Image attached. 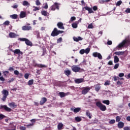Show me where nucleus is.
<instances>
[{"mask_svg": "<svg viewBox=\"0 0 130 130\" xmlns=\"http://www.w3.org/2000/svg\"><path fill=\"white\" fill-rule=\"evenodd\" d=\"M3 74L4 76H7V74H9V71H5L3 72Z\"/></svg>", "mask_w": 130, "mask_h": 130, "instance_id": "0e129e2a", "label": "nucleus"}, {"mask_svg": "<svg viewBox=\"0 0 130 130\" xmlns=\"http://www.w3.org/2000/svg\"><path fill=\"white\" fill-rule=\"evenodd\" d=\"M123 129L124 130H130V128L127 126H125V127H124Z\"/></svg>", "mask_w": 130, "mask_h": 130, "instance_id": "338daca9", "label": "nucleus"}, {"mask_svg": "<svg viewBox=\"0 0 130 130\" xmlns=\"http://www.w3.org/2000/svg\"><path fill=\"white\" fill-rule=\"evenodd\" d=\"M95 105L96 106H97V107H98L100 110H101L102 111H105L107 109L106 106H105V105H103L102 103H101V102H97L95 103Z\"/></svg>", "mask_w": 130, "mask_h": 130, "instance_id": "7ed1b4c3", "label": "nucleus"}, {"mask_svg": "<svg viewBox=\"0 0 130 130\" xmlns=\"http://www.w3.org/2000/svg\"><path fill=\"white\" fill-rule=\"evenodd\" d=\"M36 5L37 6H41V3H40V1L39 0H36Z\"/></svg>", "mask_w": 130, "mask_h": 130, "instance_id": "37998d69", "label": "nucleus"}, {"mask_svg": "<svg viewBox=\"0 0 130 130\" xmlns=\"http://www.w3.org/2000/svg\"><path fill=\"white\" fill-rule=\"evenodd\" d=\"M118 67H119V63L115 64V66L114 67V70H116L117 69H118Z\"/></svg>", "mask_w": 130, "mask_h": 130, "instance_id": "5fc2aeb1", "label": "nucleus"}, {"mask_svg": "<svg viewBox=\"0 0 130 130\" xmlns=\"http://www.w3.org/2000/svg\"><path fill=\"white\" fill-rule=\"evenodd\" d=\"M34 83V80L31 79L28 81L27 84H28V86H32V85H33Z\"/></svg>", "mask_w": 130, "mask_h": 130, "instance_id": "c85d7f7f", "label": "nucleus"}, {"mask_svg": "<svg viewBox=\"0 0 130 130\" xmlns=\"http://www.w3.org/2000/svg\"><path fill=\"white\" fill-rule=\"evenodd\" d=\"M79 53H80V54H84V53H85V49L80 50Z\"/></svg>", "mask_w": 130, "mask_h": 130, "instance_id": "bf43d9fd", "label": "nucleus"}, {"mask_svg": "<svg viewBox=\"0 0 130 130\" xmlns=\"http://www.w3.org/2000/svg\"><path fill=\"white\" fill-rule=\"evenodd\" d=\"M29 76H30V75L28 73H26L24 74V78L25 79H29Z\"/></svg>", "mask_w": 130, "mask_h": 130, "instance_id": "de8ad7c7", "label": "nucleus"}, {"mask_svg": "<svg viewBox=\"0 0 130 130\" xmlns=\"http://www.w3.org/2000/svg\"><path fill=\"white\" fill-rule=\"evenodd\" d=\"M85 79L84 78L77 79L75 80L76 84H80V83H83Z\"/></svg>", "mask_w": 130, "mask_h": 130, "instance_id": "dca6fc26", "label": "nucleus"}, {"mask_svg": "<svg viewBox=\"0 0 130 130\" xmlns=\"http://www.w3.org/2000/svg\"><path fill=\"white\" fill-rule=\"evenodd\" d=\"M25 44H26V45H27L28 46H33V44L31 43V41H30V40H29L28 39H26V41H25Z\"/></svg>", "mask_w": 130, "mask_h": 130, "instance_id": "4be33fe9", "label": "nucleus"}, {"mask_svg": "<svg viewBox=\"0 0 130 130\" xmlns=\"http://www.w3.org/2000/svg\"><path fill=\"white\" fill-rule=\"evenodd\" d=\"M103 103H104V104H106L107 105H109V104H110V102L109 100H104L103 101Z\"/></svg>", "mask_w": 130, "mask_h": 130, "instance_id": "72a5a7b5", "label": "nucleus"}, {"mask_svg": "<svg viewBox=\"0 0 130 130\" xmlns=\"http://www.w3.org/2000/svg\"><path fill=\"white\" fill-rule=\"evenodd\" d=\"M46 101H47V99L46 98H42L40 101V105H43Z\"/></svg>", "mask_w": 130, "mask_h": 130, "instance_id": "2eb2a0df", "label": "nucleus"}, {"mask_svg": "<svg viewBox=\"0 0 130 130\" xmlns=\"http://www.w3.org/2000/svg\"><path fill=\"white\" fill-rule=\"evenodd\" d=\"M64 73L66 76H70V75H71V71L70 70H66Z\"/></svg>", "mask_w": 130, "mask_h": 130, "instance_id": "c9c22d12", "label": "nucleus"}, {"mask_svg": "<svg viewBox=\"0 0 130 130\" xmlns=\"http://www.w3.org/2000/svg\"><path fill=\"white\" fill-rule=\"evenodd\" d=\"M10 17L12 18V19H16L18 18V15L13 14L12 15H10Z\"/></svg>", "mask_w": 130, "mask_h": 130, "instance_id": "473e14b6", "label": "nucleus"}, {"mask_svg": "<svg viewBox=\"0 0 130 130\" xmlns=\"http://www.w3.org/2000/svg\"><path fill=\"white\" fill-rule=\"evenodd\" d=\"M125 13H130V8H127L125 11Z\"/></svg>", "mask_w": 130, "mask_h": 130, "instance_id": "774afa93", "label": "nucleus"}, {"mask_svg": "<svg viewBox=\"0 0 130 130\" xmlns=\"http://www.w3.org/2000/svg\"><path fill=\"white\" fill-rule=\"evenodd\" d=\"M10 51L12 52H14L15 54H18L17 59H20L22 58V55H23V52L20 50L19 49H16L15 50H12V49H10Z\"/></svg>", "mask_w": 130, "mask_h": 130, "instance_id": "f03ea898", "label": "nucleus"}, {"mask_svg": "<svg viewBox=\"0 0 130 130\" xmlns=\"http://www.w3.org/2000/svg\"><path fill=\"white\" fill-rule=\"evenodd\" d=\"M0 109H4V110L6 111L7 112H11L12 111V109L8 107L7 105H1L0 106Z\"/></svg>", "mask_w": 130, "mask_h": 130, "instance_id": "6e6552de", "label": "nucleus"}, {"mask_svg": "<svg viewBox=\"0 0 130 130\" xmlns=\"http://www.w3.org/2000/svg\"><path fill=\"white\" fill-rule=\"evenodd\" d=\"M84 9H85L86 11H88L89 14H94V11H93V10H92V8L86 6L84 7Z\"/></svg>", "mask_w": 130, "mask_h": 130, "instance_id": "4468645a", "label": "nucleus"}, {"mask_svg": "<svg viewBox=\"0 0 130 130\" xmlns=\"http://www.w3.org/2000/svg\"><path fill=\"white\" fill-rule=\"evenodd\" d=\"M72 71H73L74 73H81V72H83L84 70L83 69L76 66L74 65L71 67Z\"/></svg>", "mask_w": 130, "mask_h": 130, "instance_id": "20e7f679", "label": "nucleus"}, {"mask_svg": "<svg viewBox=\"0 0 130 130\" xmlns=\"http://www.w3.org/2000/svg\"><path fill=\"white\" fill-rule=\"evenodd\" d=\"M90 48H86L85 50V53L86 54H88V53H89V52H90Z\"/></svg>", "mask_w": 130, "mask_h": 130, "instance_id": "a18cd8bd", "label": "nucleus"}, {"mask_svg": "<svg viewBox=\"0 0 130 130\" xmlns=\"http://www.w3.org/2000/svg\"><path fill=\"white\" fill-rule=\"evenodd\" d=\"M110 81H107L104 83L105 86H107V85H110Z\"/></svg>", "mask_w": 130, "mask_h": 130, "instance_id": "4d7b16f0", "label": "nucleus"}, {"mask_svg": "<svg viewBox=\"0 0 130 130\" xmlns=\"http://www.w3.org/2000/svg\"><path fill=\"white\" fill-rule=\"evenodd\" d=\"M119 61V58L117 57V56H114V62L115 63H117V62H118Z\"/></svg>", "mask_w": 130, "mask_h": 130, "instance_id": "a878e982", "label": "nucleus"}, {"mask_svg": "<svg viewBox=\"0 0 130 130\" xmlns=\"http://www.w3.org/2000/svg\"><path fill=\"white\" fill-rule=\"evenodd\" d=\"M121 4H122V2L121 1H118L116 4V6H120V5H121Z\"/></svg>", "mask_w": 130, "mask_h": 130, "instance_id": "13d9d810", "label": "nucleus"}, {"mask_svg": "<svg viewBox=\"0 0 130 130\" xmlns=\"http://www.w3.org/2000/svg\"><path fill=\"white\" fill-rule=\"evenodd\" d=\"M26 16H27L26 12H25L24 11H21L20 12V18H25V17H26Z\"/></svg>", "mask_w": 130, "mask_h": 130, "instance_id": "412c9836", "label": "nucleus"}, {"mask_svg": "<svg viewBox=\"0 0 130 130\" xmlns=\"http://www.w3.org/2000/svg\"><path fill=\"white\" fill-rule=\"evenodd\" d=\"M20 130H26V127L21 126L20 127Z\"/></svg>", "mask_w": 130, "mask_h": 130, "instance_id": "69168bd1", "label": "nucleus"}, {"mask_svg": "<svg viewBox=\"0 0 130 130\" xmlns=\"http://www.w3.org/2000/svg\"><path fill=\"white\" fill-rule=\"evenodd\" d=\"M71 92H68L66 93H64V92H60L58 93L59 96L60 97V98H63V97H66V96H68V95H70Z\"/></svg>", "mask_w": 130, "mask_h": 130, "instance_id": "1a4fd4ad", "label": "nucleus"}, {"mask_svg": "<svg viewBox=\"0 0 130 130\" xmlns=\"http://www.w3.org/2000/svg\"><path fill=\"white\" fill-rule=\"evenodd\" d=\"M8 70L9 72H14V71H15V69L13 67H9Z\"/></svg>", "mask_w": 130, "mask_h": 130, "instance_id": "6e6d98bb", "label": "nucleus"}, {"mask_svg": "<svg viewBox=\"0 0 130 130\" xmlns=\"http://www.w3.org/2000/svg\"><path fill=\"white\" fill-rule=\"evenodd\" d=\"M2 93L3 94H4V96H6V97H8L9 95V91L6 89H3Z\"/></svg>", "mask_w": 130, "mask_h": 130, "instance_id": "aec40b11", "label": "nucleus"}, {"mask_svg": "<svg viewBox=\"0 0 130 130\" xmlns=\"http://www.w3.org/2000/svg\"><path fill=\"white\" fill-rule=\"evenodd\" d=\"M118 126L119 128H122L124 126V123L122 121H120L118 123Z\"/></svg>", "mask_w": 130, "mask_h": 130, "instance_id": "5701e85b", "label": "nucleus"}, {"mask_svg": "<svg viewBox=\"0 0 130 130\" xmlns=\"http://www.w3.org/2000/svg\"><path fill=\"white\" fill-rule=\"evenodd\" d=\"M57 26L59 29L64 30V26H63V23L61 22H59L57 24Z\"/></svg>", "mask_w": 130, "mask_h": 130, "instance_id": "9b49d317", "label": "nucleus"}, {"mask_svg": "<svg viewBox=\"0 0 130 130\" xmlns=\"http://www.w3.org/2000/svg\"><path fill=\"white\" fill-rule=\"evenodd\" d=\"M64 32L63 30H58L57 28L55 27L51 34V36L52 37H55L59 35V34H62Z\"/></svg>", "mask_w": 130, "mask_h": 130, "instance_id": "f257e3e1", "label": "nucleus"}, {"mask_svg": "<svg viewBox=\"0 0 130 130\" xmlns=\"http://www.w3.org/2000/svg\"><path fill=\"white\" fill-rule=\"evenodd\" d=\"M109 123L110 124H114V123H115V120L112 119L109 121Z\"/></svg>", "mask_w": 130, "mask_h": 130, "instance_id": "ea45409f", "label": "nucleus"}, {"mask_svg": "<svg viewBox=\"0 0 130 130\" xmlns=\"http://www.w3.org/2000/svg\"><path fill=\"white\" fill-rule=\"evenodd\" d=\"M90 90H91V88L89 87V86L83 87L82 90V94H83V95H86V94H87L90 91Z\"/></svg>", "mask_w": 130, "mask_h": 130, "instance_id": "0eeeda50", "label": "nucleus"}, {"mask_svg": "<svg viewBox=\"0 0 130 130\" xmlns=\"http://www.w3.org/2000/svg\"><path fill=\"white\" fill-rule=\"evenodd\" d=\"M41 14L43 16H47V11H41Z\"/></svg>", "mask_w": 130, "mask_h": 130, "instance_id": "e433bc0d", "label": "nucleus"}, {"mask_svg": "<svg viewBox=\"0 0 130 130\" xmlns=\"http://www.w3.org/2000/svg\"><path fill=\"white\" fill-rule=\"evenodd\" d=\"M14 75H15L16 76H19V72L18 71V70H15V71H14Z\"/></svg>", "mask_w": 130, "mask_h": 130, "instance_id": "864d4df0", "label": "nucleus"}, {"mask_svg": "<svg viewBox=\"0 0 130 130\" xmlns=\"http://www.w3.org/2000/svg\"><path fill=\"white\" fill-rule=\"evenodd\" d=\"M59 4L57 3H55L54 5H53L51 7V11H54L55 10H59Z\"/></svg>", "mask_w": 130, "mask_h": 130, "instance_id": "423d86ee", "label": "nucleus"}, {"mask_svg": "<svg viewBox=\"0 0 130 130\" xmlns=\"http://www.w3.org/2000/svg\"><path fill=\"white\" fill-rule=\"evenodd\" d=\"M33 8H34L33 9V12H36V11H39L40 10L39 8L37 7L34 6Z\"/></svg>", "mask_w": 130, "mask_h": 130, "instance_id": "c03bdc74", "label": "nucleus"}, {"mask_svg": "<svg viewBox=\"0 0 130 130\" xmlns=\"http://www.w3.org/2000/svg\"><path fill=\"white\" fill-rule=\"evenodd\" d=\"M125 45V41H122L121 43L119 44L118 46L115 48L116 50H119V49H122V47H124Z\"/></svg>", "mask_w": 130, "mask_h": 130, "instance_id": "39448f33", "label": "nucleus"}, {"mask_svg": "<svg viewBox=\"0 0 130 130\" xmlns=\"http://www.w3.org/2000/svg\"><path fill=\"white\" fill-rule=\"evenodd\" d=\"M93 28V24L90 23L89 25L88 26V29H92Z\"/></svg>", "mask_w": 130, "mask_h": 130, "instance_id": "052dcab7", "label": "nucleus"}, {"mask_svg": "<svg viewBox=\"0 0 130 130\" xmlns=\"http://www.w3.org/2000/svg\"><path fill=\"white\" fill-rule=\"evenodd\" d=\"M72 26L73 28H74V29H76V28H78V23L76 22H73Z\"/></svg>", "mask_w": 130, "mask_h": 130, "instance_id": "7c9ffc66", "label": "nucleus"}, {"mask_svg": "<svg viewBox=\"0 0 130 130\" xmlns=\"http://www.w3.org/2000/svg\"><path fill=\"white\" fill-rule=\"evenodd\" d=\"M22 5L24 7H28L30 6V4L29 3V2L26 1H23Z\"/></svg>", "mask_w": 130, "mask_h": 130, "instance_id": "393cba45", "label": "nucleus"}, {"mask_svg": "<svg viewBox=\"0 0 130 130\" xmlns=\"http://www.w3.org/2000/svg\"><path fill=\"white\" fill-rule=\"evenodd\" d=\"M15 80V78H11L10 80H9L7 83H12V82H14V80Z\"/></svg>", "mask_w": 130, "mask_h": 130, "instance_id": "e2e57ef3", "label": "nucleus"}, {"mask_svg": "<svg viewBox=\"0 0 130 130\" xmlns=\"http://www.w3.org/2000/svg\"><path fill=\"white\" fill-rule=\"evenodd\" d=\"M123 41L125 42V44H130V39H125Z\"/></svg>", "mask_w": 130, "mask_h": 130, "instance_id": "58836bf2", "label": "nucleus"}, {"mask_svg": "<svg viewBox=\"0 0 130 130\" xmlns=\"http://www.w3.org/2000/svg\"><path fill=\"white\" fill-rule=\"evenodd\" d=\"M63 126V124L61 123H59L57 125L58 129H59V130L61 129Z\"/></svg>", "mask_w": 130, "mask_h": 130, "instance_id": "2f4dec72", "label": "nucleus"}, {"mask_svg": "<svg viewBox=\"0 0 130 130\" xmlns=\"http://www.w3.org/2000/svg\"><path fill=\"white\" fill-rule=\"evenodd\" d=\"M114 54L116 55H123L124 54V51L115 52Z\"/></svg>", "mask_w": 130, "mask_h": 130, "instance_id": "b1692460", "label": "nucleus"}, {"mask_svg": "<svg viewBox=\"0 0 130 130\" xmlns=\"http://www.w3.org/2000/svg\"><path fill=\"white\" fill-rule=\"evenodd\" d=\"M3 25H5L6 26H9L10 25V22L9 20H7L4 22Z\"/></svg>", "mask_w": 130, "mask_h": 130, "instance_id": "a19ab883", "label": "nucleus"}, {"mask_svg": "<svg viewBox=\"0 0 130 130\" xmlns=\"http://www.w3.org/2000/svg\"><path fill=\"white\" fill-rule=\"evenodd\" d=\"M61 42H62V38H59L57 40V43H60Z\"/></svg>", "mask_w": 130, "mask_h": 130, "instance_id": "49530a36", "label": "nucleus"}, {"mask_svg": "<svg viewBox=\"0 0 130 130\" xmlns=\"http://www.w3.org/2000/svg\"><path fill=\"white\" fill-rule=\"evenodd\" d=\"M27 39L25 38H19V40H20V41H25V42H26V41L27 40Z\"/></svg>", "mask_w": 130, "mask_h": 130, "instance_id": "8fccbe9b", "label": "nucleus"}, {"mask_svg": "<svg viewBox=\"0 0 130 130\" xmlns=\"http://www.w3.org/2000/svg\"><path fill=\"white\" fill-rule=\"evenodd\" d=\"M73 39L74 41H76V42H79V41H81L83 40V38L81 37H78V38L74 37L73 38Z\"/></svg>", "mask_w": 130, "mask_h": 130, "instance_id": "6ab92c4d", "label": "nucleus"}, {"mask_svg": "<svg viewBox=\"0 0 130 130\" xmlns=\"http://www.w3.org/2000/svg\"><path fill=\"white\" fill-rule=\"evenodd\" d=\"M86 115L90 119L92 118V116L91 115V113H90V111H86Z\"/></svg>", "mask_w": 130, "mask_h": 130, "instance_id": "bb28decb", "label": "nucleus"}, {"mask_svg": "<svg viewBox=\"0 0 130 130\" xmlns=\"http://www.w3.org/2000/svg\"><path fill=\"white\" fill-rule=\"evenodd\" d=\"M121 119V118H120V117H119V116H117L116 117V121L117 122H119V121H120V120Z\"/></svg>", "mask_w": 130, "mask_h": 130, "instance_id": "4c0bfd02", "label": "nucleus"}, {"mask_svg": "<svg viewBox=\"0 0 130 130\" xmlns=\"http://www.w3.org/2000/svg\"><path fill=\"white\" fill-rule=\"evenodd\" d=\"M22 30H23V31H29V30H32V27L23 26L22 27Z\"/></svg>", "mask_w": 130, "mask_h": 130, "instance_id": "ddd939ff", "label": "nucleus"}, {"mask_svg": "<svg viewBox=\"0 0 130 130\" xmlns=\"http://www.w3.org/2000/svg\"><path fill=\"white\" fill-rule=\"evenodd\" d=\"M75 120L77 122H80V121H82V118H81V117H75Z\"/></svg>", "mask_w": 130, "mask_h": 130, "instance_id": "f704fd0d", "label": "nucleus"}, {"mask_svg": "<svg viewBox=\"0 0 130 130\" xmlns=\"http://www.w3.org/2000/svg\"><path fill=\"white\" fill-rule=\"evenodd\" d=\"M24 76V74L23 73H19L18 74V78L19 79H21L22 77Z\"/></svg>", "mask_w": 130, "mask_h": 130, "instance_id": "603ef678", "label": "nucleus"}, {"mask_svg": "<svg viewBox=\"0 0 130 130\" xmlns=\"http://www.w3.org/2000/svg\"><path fill=\"white\" fill-rule=\"evenodd\" d=\"M33 66L35 68H46L47 67L45 65H43L42 64H37V63H34Z\"/></svg>", "mask_w": 130, "mask_h": 130, "instance_id": "f8f14e48", "label": "nucleus"}, {"mask_svg": "<svg viewBox=\"0 0 130 130\" xmlns=\"http://www.w3.org/2000/svg\"><path fill=\"white\" fill-rule=\"evenodd\" d=\"M92 55L93 56H94V57H98L99 59H102V55H101V54H100V53L95 52L93 53Z\"/></svg>", "mask_w": 130, "mask_h": 130, "instance_id": "9d476101", "label": "nucleus"}, {"mask_svg": "<svg viewBox=\"0 0 130 130\" xmlns=\"http://www.w3.org/2000/svg\"><path fill=\"white\" fill-rule=\"evenodd\" d=\"M6 118L5 115H3L2 114H0V120H2V119H4V118Z\"/></svg>", "mask_w": 130, "mask_h": 130, "instance_id": "09e8293b", "label": "nucleus"}, {"mask_svg": "<svg viewBox=\"0 0 130 130\" xmlns=\"http://www.w3.org/2000/svg\"><path fill=\"white\" fill-rule=\"evenodd\" d=\"M92 9L94 12H96L98 10V7L96 6H94L92 7Z\"/></svg>", "mask_w": 130, "mask_h": 130, "instance_id": "3c124183", "label": "nucleus"}, {"mask_svg": "<svg viewBox=\"0 0 130 130\" xmlns=\"http://www.w3.org/2000/svg\"><path fill=\"white\" fill-rule=\"evenodd\" d=\"M73 21H76V17H71V20L69 21V23H71V22H73Z\"/></svg>", "mask_w": 130, "mask_h": 130, "instance_id": "79ce46f5", "label": "nucleus"}, {"mask_svg": "<svg viewBox=\"0 0 130 130\" xmlns=\"http://www.w3.org/2000/svg\"><path fill=\"white\" fill-rule=\"evenodd\" d=\"M71 111H73L75 113H78V112H80L81 111V108H76L75 109L71 108Z\"/></svg>", "mask_w": 130, "mask_h": 130, "instance_id": "a211bd4d", "label": "nucleus"}, {"mask_svg": "<svg viewBox=\"0 0 130 130\" xmlns=\"http://www.w3.org/2000/svg\"><path fill=\"white\" fill-rule=\"evenodd\" d=\"M101 87L100 86V84H97L95 85V90L96 92H99L100 90Z\"/></svg>", "mask_w": 130, "mask_h": 130, "instance_id": "cd10ccee", "label": "nucleus"}, {"mask_svg": "<svg viewBox=\"0 0 130 130\" xmlns=\"http://www.w3.org/2000/svg\"><path fill=\"white\" fill-rule=\"evenodd\" d=\"M119 77L120 78H122V77H124V73H119Z\"/></svg>", "mask_w": 130, "mask_h": 130, "instance_id": "680f3d73", "label": "nucleus"}, {"mask_svg": "<svg viewBox=\"0 0 130 130\" xmlns=\"http://www.w3.org/2000/svg\"><path fill=\"white\" fill-rule=\"evenodd\" d=\"M9 105L10 107H17V105H16L14 102L9 103Z\"/></svg>", "mask_w": 130, "mask_h": 130, "instance_id": "c756f323", "label": "nucleus"}, {"mask_svg": "<svg viewBox=\"0 0 130 130\" xmlns=\"http://www.w3.org/2000/svg\"><path fill=\"white\" fill-rule=\"evenodd\" d=\"M9 36L10 38H16V37L18 36V35L15 34L14 32H10L9 33Z\"/></svg>", "mask_w": 130, "mask_h": 130, "instance_id": "f3484780", "label": "nucleus"}]
</instances>
